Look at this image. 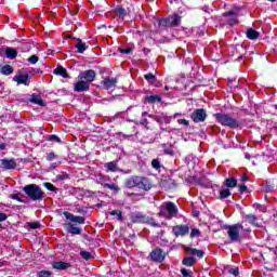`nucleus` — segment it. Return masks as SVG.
<instances>
[{"mask_svg":"<svg viewBox=\"0 0 277 277\" xmlns=\"http://www.w3.org/2000/svg\"><path fill=\"white\" fill-rule=\"evenodd\" d=\"M241 181H242V182H246V181H248V177L242 176V177H241Z\"/></svg>","mask_w":277,"mask_h":277,"instance_id":"62","label":"nucleus"},{"mask_svg":"<svg viewBox=\"0 0 277 277\" xmlns=\"http://www.w3.org/2000/svg\"><path fill=\"white\" fill-rule=\"evenodd\" d=\"M182 263L186 267H192L196 263V259H194V258H184Z\"/></svg>","mask_w":277,"mask_h":277,"instance_id":"34","label":"nucleus"},{"mask_svg":"<svg viewBox=\"0 0 277 277\" xmlns=\"http://www.w3.org/2000/svg\"><path fill=\"white\" fill-rule=\"evenodd\" d=\"M12 72H14V68H12V66H10V65H4L1 68V74L2 75L10 76V75H12Z\"/></svg>","mask_w":277,"mask_h":277,"instance_id":"30","label":"nucleus"},{"mask_svg":"<svg viewBox=\"0 0 277 277\" xmlns=\"http://www.w3.org/2000/svg\"><path fill=\"white\" fill-rule=\"evenodd\" d=\"M223 16H230L232 18L228 19V24L229 25H237L238 21H237V13L229 11V12H225L223 13Z\"/></svg>","mask_w":277,"mask_h":277,"instance_id":"19","label":"nucleus"},{"mask_svg":"<svg viewBox=\"0 0 277 277\" xmlns=\"http://www.w3.org/2000/svg\"><path fill=\"white\" fill-rule=\"evenodd\" d=\"M117 13L119 14L120 18H124V16H127V11L122 8H118Z\"/></svg>","mask_w":277,"mask_h":277,"instance_id":"44","label":"nucleus"},{"mask_svg":"<svg viewBox=\"0 0 277 277\" xmlns=\"http://www.w3.org/2000/svg\"><path fill=\"white\" fill-rule=\"evenodd\" d=\"M260 36V32L250 28L247 30V38H249V40H256Z\"/></svg>","mask_w":277,"mask_h":277,"instance_id":"24","label":"nucleus"},{"mask_svg":"<svg viewBox=\"0 0 277 277\" xmlns=\"http://www.w3.org/2000/svg\"><path fill=\"white\" fill-rule=\"evenodd\" d=\"M30 103H35V105H44L42 102V96L32 94L30 97Z\"/></svg>","mask_w":277,"mask_h":277,"instance_id":"28","label":"nucleus"},{"mask_svg":"<svg viewBox=\"0 0 277 277\" xmlns=\"http://www.w3.org/2000/svg\"><path fill=\"white\" fill-rule=\"evenodd\" d=\"M13 199L21 201V198H18V195H14V196H13Z\"/></svg>","mask_w":277,"mask_h":277,"instance_id":"60","label":"nucleus"},{"mask_svg":"<svg viewBox=\"0 0 277 277\" xmlns=\"http://www.w3.org/2000/svg\"><path fill=\"white\" fill-rule=\"evenodd\" d=\"M13 81H15L17 85H27V81H29V75H16L14 76Z\"/></svg>","mask_w":277,"mask_h":277,"instance_id":"16","label":"nucleus"},{"mask_svg":"<svg viewBox=\"0 0 277 277\" xmlns=\"http://www.w3.org/2000/svg\"><path fill=\"white\" fill-rule=\"evenodd\" d=\"M76 49H77L78 53H83L88 49V45H85V43H83V41H81V39H78Z\"/></svg>","mask_w":277,"mask_h":277,"instance_id":"26","label":"nucleus"},{"mask_svg":"<svg viewBox=\"0 0 277 277\" xmlns=\"http://www.w3.org/2000/svg\"><path fill=\"white\" fill-rule=\"evenodd\" d=\"M75 92H88L90 90V84L85 80H79L74 84Z\"/></svg>","mask_w":277,"mask_h":277,"instance_id":"14","label":"nucleus"},{"mask_svg":"<svg viewBox=\"0 0 277 277\" xmlns=\"http://www.w3.org/2000/svg\"><path fill=\"white\" fill-rule=\"evenodd\" d=\"M40 226L39 222L29 223V228L36 229Z\"/></svg>","mask_w":277,"mask_h":277,"instance_id":"53","label":"nucleus"},{"mask_svg":"<svg viewBox=\"0 0 277 277\" xmlns=\"http://www.w3.org/2000/svg\"><path fill=\"white\" fill-rule=\"evenodd\" d=\"M151 226L157 227V226H159V224H157V223H151Z\"/></svg>","mask_w":277,"mask_h":277,"instance_id":"64","label":"nucleus"},{"mask_svg":"<svg viewBox=\"0 0 277 277\" xmlns=\"http://www.w3.org/2000/svg\"><path fill=\"white\" fill-rule=\"evenodd\" d=\"M159 215L164 220H172L179 215V208L172 201L163 202L159 208Z\"/></svg>","mask_w":277,"mask_h":277,"instance_id":"1","label":"nucleus"},{"mask_svg":"<svg viewBox=\"0 0 277 277\" xmlns=\"http://www.w3.org/2000/svg\"><path fill=\"white\" fill-rule=\"evenodd\" d=\"M116 83H118V80L116 78H110V77H106L102 81L104 90H111V88H116Z\"/></svg>","mask_w":277,"mask_h":277,"instance_id":"15","label":"nucleus"},{"mask_svg":"<svg viewBox=\"0 0 277 277\" xmlns=\"http://www.w3.org/2000/svg\"><path fill=\"white\" fill-rule=\"evenodd\" d=\"M173 235L175 237H185V235L189 234V226L188 225H176L172 228Z\"/></svg>","mask_w":277,"mask_h":277,"instance_id":"9","label":"nucleus"},{"mask_svg":"<svg viewBox=\"0 0 277 277\" xmlns=\"http://www.w3.org/2000/svg\"><path fill=\"white\" fill-rule=\"evenodd\" d=\"M49 141H50V142H61V140L58 138V136L55 135V134L50 135V136H49Z\"/></svg>","mask_w":277,"mask_h":277,"instance_id":"52","label":"nucleus"},{"mask_svg":"<svg viewBox=\"0 0 277 277\" xmlns=\"http://www.w3.org/2000/svg\"><path fill=\"white\" fill-rule=\"evenodd\" d=\"M145 100L147 103H161V96L159 95H149Z\"/></svg>","mask_w":277,"mask_h":277,"instance_id":"31","label":"nucleus"},{"mask_svg":"<svg viewBox=\"0 0 277 277\" xmlns=\"http://www.w3.org/2000/svg\"><path fill=\"white\" fill-rule=\"evenodd\" d=\"M160 27H176L181 25V16L177 14L171 15L167 18H161L158 22Z\"/></svg>","mask_w":277,"mask_h":277,"instance_id":"4","label":"nucleus"},{"mask_svg":"<svg viewBox=\"0 0 277 277\" xmlns=\"http://www.w3.org/2000/svg\"><path fill=\"white\" fill-rule=\"evenodd\" d=\"M228 196H230V189H228V188H222V189L220 190V199H221V200H224V199L228 198Z\"/></svg>","mask_w":277,"mask_h":277,"instance_id":"33","label":"nucleus"},{"mask_svg":"<svg viewBox=\"0 0 277 277\" xmlns=\"http://www.w3.org/2000/svg\"><path fill=\"white\" fill-rule=\"evenodd\" d=\"M149 118H153L158 124H170L172 122V117L168 116L166 113H158L157 115H148Z\"/></svg>","mask_w":277,"mask_h":277,"instance_id":"7","label":"nucleus"},{"mask_svg":"<svg viewBox=\"0 0 277 277\" xmlns=\"http://www.w3.org/2000/svg\"><path fill=\"white\" fill-rule=\"evenodd\" d=\"M68 233H71V235H81V228L75 227L72 224H70Z\"/></svg>","mask_w":277,"mask_h":277,"instance_id":"36","label":"nucleus"},{"mask_svg":"<svg viewBox=\"0 0 277 277\" xmlns=\"http://www.w3.org/2000/svg\"><path fill=\"white\" fill-rule=\"evenodd\" d=\"M150 259L155 261V263H162L166 259V253H163V250L156 248L150 252Z\"/></svg>","mask_w":277,"mask_h":277,"instance_id":"11","label":"nucleus"},{"mask_svg":"<svg viewBox=\"0 0 277 277\" xmlns=\"http://www.w3.org/2000/svg\"><path fill=\"white\" fill-rule=\"evenodd\" d=\"M145 79L148 81V83H155L156 77L153 74H146Z\"/></svg>","mask_w":277,"mask_h":277,"instance_id":"39","label":"nucleus"},{"mask_svg":"<svg viewBox=\"0 0 277 277\" xmlns=\"http://www.w3.org/2000/svg\"><path fill=\"white\" fill-rule=\"evenodd\" d=\"M144 116H148V113L146 111L142 113V118H144Z\"/></svg>","mask_w":277,"mask_h":277,"instance_id":"61","label":"nucleus"},{"mask_svg":"<svg viewBox=\"0 0 277 277\" xmlns=\"http://www.w3.org/2000/svg\"><path fill=\"white\" fill-rule=\"evenodd\" d=\"M194 237H200V229L193 228L190 232V238L194 239Z\"/></svg>","mask_w":277,"mask_h":277,"instance_id":"42","label":"nucleus"},{"mask_svg":"<svg viewBox=\"0 0 277 277\" xmlns=\"http://www.w3.org/2000/svg\"><path fill=\"white\" fill-rule=\"evenodd\" d=\"M140 124H142L143 127H148V119L142 118Z\"/></svg>","mask_w":277,"mask_h":277,"instance_id":"54","label":"nucleus"},{"mask_svg":"<svg viewBox=\"0 0 277 277\" xmlns=\"http://www.w3.org/2000/svg\"><path fill=\"white\" fill-rule=\"evenodd\" d=\"M8 220V215L5 213L0 212V222H5Z\"/></svg>","mask_w":277,"mask_h":277,"instance_id":"57","label":"nucleus"},{"mask_svg":"<svg viewBox=\"0 0 277 277\" xmlns=\"http://www.w3.org/2000/svg\"><path fill=\"white\" fill-rule=\"evenodd\" d=\"M57 181H66V179H68V174L63 173V174H58L56 175Z\"/></svg>","mask_w":277,"mask_h":277,"instance_id":"51","label":"nucleus"},{"mask_svg":"<svg viewBox=\"0 0 277 277\" xmlns=\"http://www.w3.org/2000/svg\"><path fill=\"white\" fill-rule=\"evenodd\" d=\"M228 274H232V276H239V267L229 268Z\"/></svg>","mask_w":277,"mask_h":277,"instance_id":"43","label":"nucleus"},{"mask_svg":"<svg viewBox=\"0 0 277 277\" xmlns=\"http://www.w3.org/2000/svg\"><path fill=\"white\" fill-rule=\"evenodd\" d=\"M181 274H182V276L187 277V276H189V271H187L186 268H182Z\"/></svg>","mask_w":277,"mask_h":277,"instance_id":"56","label":"nucleus"},{"mask_svg":"<svg viewBox=\"0 0 277 277\" xmlns=\"http://www.w3.org/2000/svg\"><path fill=\"white\" fill-rule=\"evenodd\" d=\"M137 188L144 189V192H150V189H153V184L148 177L138 176Z\"/></svg>","mask_w":277,"mask_h":277,"instance_id":"10","label":"nucleus"},{"mask_svg":"<svg viewBox=\"0 0 277 277\" xmlns=\"http://www.w3.org/2000/svg\"><path fill=\"white\" fill-rule=\"evenodd\" d=\"M187 252H189L193 256H198V259H202V256H205V252L201 250L187 248Z\"/></svg>","mask_w":277,"mask_h":277,"instance_id":"25","label":"nucleus"},{"mask_svg":"<svg viewBox=\"0 0 277 277\" xmlns=\"http://www.w3.org/2000/svg\"><path fill=\"white\" fill-rule=\"evenodd\" d=\"M1 166L5 170H14L16 168V161H14L13 159H11V160L2 159Z\"/></svg>","mask_w":277,"mask_h":277,"instance_id":"17","label":"nucleus"},{"mask_svg":"<svg viewBox=\"0 0 277 277\" xmlns=\"http://www.w3.org/2000/svg\"><path fill=\"white\" fill-rule=\"evenodd\" d=\"M246 220L249 222V224H252V226H259L256 215L254 214H247Z\"/></svg>","mask_w":277,"mask_h":277,"instance_id":"27","label":"nucleus"},{"mask_svg":"<svg viewBox=\"0 0 277 277\" xmlns=\"http://www.w3.org/2000/svg\"><path fill=\"white\" fill-rule=\"evenodd\" d=\"M53 159H55V154H53V153L48 154L47 160L48 161H53Z\"/></svg>","mask_w":277,"mask_h":277,"instance_id":"55","label":"nucleus"},{"mask_svg":"<svg viewBox=\"0 0 277 277\" xmlns=\"http://www.w3.org/2000/svg\"><path fill=\"white\" fill-rule=\"evenodd\" d=\"M110 215H117L118 220H122V212L120 210H113Z\"/></svg>","mask_w":277,"mask_h":277,"instance_id":"46","label":"nucleus"},{"mask_svg":"<svg viewBox=\"0 0 277 277\" xmlns=\"http://www.w3.org/2000/svg\"><path fill=\"white\" fill-rule=\"evenodd\" d=\"M177 123L183 124L184 127H189V120L187 119H179Z\"/></svg>","mask_w":277,"mask_h":277,"instance_id":"48","label":"nucleus"},{"mask_svg":"<svg viewBox=\"0 0 277 277\" xmlns=\"http://www.w3.org/2000/svg\"><path fill=\"white\" fill-rule=\"evenodd\" d=\"M203 12H207L208 14H211V12H213V10H211L209 6H203L202 8Z\"/></svg>","mask_w":277,"mask_h":277,"instance_id":"59","label":"nucleus"},{"mask_svg":"<svg viewBox=\"0 0 277 277\" xmlns=\"http://www.w3.org/2000/svg\"><path fill=\"white\" fill-rule=\"evenodd\" d=\"M190 118L195 122H205L207 120V111L202 108H198L194 110V113L190 115Z\"/></svg>","mask_w":277,"mask_h":277,"instance_id":"8","label":"nucleus"},{"mask_svg":"<svg viewBox=\"0 0 277 277\" xmlns=\"http://www.w3.org/2000/svg\"><path fill=\"white\" fill-rule=\"evenodd\" d=\"M28 62L30 64H38V56L37 55H32L28 58Z\"/></svg>","mask_w":277,"mask_h":277,"instance_id":"50","label":"nucleus"},{"mask_svg":"<svg viewBox=\"0 0 277 277\" xmlns=\"http://www.w3.org/2000/svg\"><path fill=\"white\" fill-rule=\"evenodd\" d=\"M138 176H132L126 180V187L129 189H133V187H137Z\"/></svg>","mask_w":277,"mask_h":277,"instance_id":"18","label":"nucleus"},{"mask_svg":"<svg viewBox=\"0 0 277 277\" xmlns=\"http://www.w3.org/2000/svg\"><path fill=\"white\" fill-rule=\"evenodd\" d=\"M51 272L50 271H41L38 273V277H50Z\"/></svg>","mask_w":277,"mask_h":277,"instance_id":"47","label":"nucleus"},{"mask_svg":"<svg viewBox=\"0 0 277 277\" xmlns=\"http://www.w3.org/2000/svg\"><path fill=\"white\" fill-rule=\"evenodd\" d=\"M214 118L222 127H228L229 129H237L239 127V121L228 114L217 113L214 115Z\"/></svg>","mask_w":277,"mask_h":277,"instance_id":"3","label":"nucleus"},{"mask_svg":"<svg viewBox=\"0 0 277 277\" xmlns=\"http://www.w3.org/2000/svg\"><path fill=\"white\" fill-rule=\"evenodd\" d=\"M163 153L164 155H171V157L174 155V147L170 144L163 145Z\"/></svg>","mask_w":277,"mask_h":277,"instance_id":"32","label":"nucleus"},{"mask_svg":"<svg viewBox=\"0 0 277 277\" xmlns=\"http://www.w3.org/2000/svg\"><path fill=\"white\" fill-rule=\"evenodd\" d=\"M54 75H58L60 77H63L64 79H68V74L66 71V68L58 66L56 69H54Z\"/></svg>","mask_w":277,"mask_h":277,"instance_id":"23","label":"nucleus"},{"mask_svg":"<svg viewBox=\"0 0 277 277\" xmlns=\"http://www.w3.org/2000/svg\"><path fill=\"white\" fill-rule=\"evenodd\" d=\"M64 216L66 220H69V222H75L76 224H85V217L83 216H77L70 212H64Z\"/></svg>","mask_w":277,"mask_h":277,"instance_id":"13","label":"nucleus"},{"mask_svg":"<svg viewBox=\"0 0 277 277\" xmlns=\"http://www.w3.org/2000/svg\"><path fill=\"white\" fill-rule=\"evenodd\" d=\"M247 189H248V186H246V185H240L239 186L240 194H243V192H246Z\"/></svg>","mask_w":277,"mask_h":277,"instance_id":"58","label":"nucleus"},{"mask_svg":"<svg viewBox=\"0 0 277 277\" xmlns=\"http://www.w3.org/2000/svg\"><path fill=\"white\" fill-rule=\"evenodd\" d=\"M131 222L133 224H145V222H148V217L144 215L142 212H133L130 215Z\"/></svg>","mask_w":277,"mask_h":277,"instance_id":"12","label":"nucleus"},{"mask_svg":"<svg viewBox=\"0 0 277 277\" xmlns=\"http://www.w3.org/2000/svg\"><path fill=\"white\" fill-rule=\"evenodd\" d=\"M80 256H82V259H85V261H90V259H92V254L88 251H81Z\"/></svg>","mask_w":277,"mask_h":277,"instance_id":"41","label":"nucleus"},{"mask_svg":"<svg viewBox=\"0 0 277 277\" xmlns=\"http://www.w3.org/2000/svg\"><path fill=\"white\" fill-rule=\"evenodd\" d=\"M52 267H53L54 269H61V271H63V269H68V267H70V264H68V263H66V262H54V263L52 264Z\"/></svg>","mask_w":277,"mask_h":277,"instance_id":"22","label":"nucleus"},{"mask_svg":"<svg viewBox=\"0 0 277 277\" xmlns=\"http://www.w3.org/2000/svg\"><path fill=\"white\" fill-rule=\"evenodd\" d=\"M24 194L30 198V200H34L35 202L38 200H42L44 198V192H42V188L36 184H28L23 188Z\"/></svg>","mask_w":277,"mask_h":277,"instance_id":"2","label":"nucleus"},{"mask_svg":"<svg viewBox=\"0 0 277 277\" xmlns=\"http://www.w3.org/2000/svg\"><path fill=\"white\" fill-rule=\"evenodd\" d=\"M120 53H123L126 55H131V53H133V49L128 48V49H121Z\"/></svg>","mask_w":277,"mask_h":277,"instance_id":"49","label":"nucleus"},{"mask_svg":"<svg viewBox=\"0 0 277 277\" xmlns=\"http://www.w3.org/2000/svg\"><path fill=\"white\" fill-rule=\"evenodd\" d=\"M177 116H181V114L175 113V114L173 115V118H176Z\"/></svg>","mask_w":277,"mask_h":277,"instance_id":"63","label":"nucleus"},{"mask_svg":"<svg viewBox=\"0 0 277 277\" xmlns=\"http://www.w3.org/2000/svg\"><path fill=\"white\" fill-rule=\"evenodd\" d=\"M5 55H6L8 60H16L18 52L14 48H6Z\"/></svg>","mask_w":277,"mask_h":277,"instance_id":"20","label":"nucleus"},{"mask_svg":"<svg viewBox=\"0 0 277 277\" xmlns=\"http://www.w3.org/2000/svg\"><path fill=\"white\" fill-rule=\"evenodd\" d=\"M105 175H98L96 177V182L100 183V185H107V183H105Z\"/></svg>","mask_w":277,"mask_h":277,"instance_id":"45","label":"nucleus"},{"mask_svg":"<svg viewBox=\"0 0 277 277\" xmlns=\"http://www.w3.org/2000/svg\"><path fill=\"white\" fill-rule=\"evenodd\" d=\"M227 235L230 241L235 242L239 239V230H243V225L235 224V225H226Z\"/></svg>","mask_w":277,"mask_h":277,"instance_id":"5","label":"nucleus"},{"mask_svg":"<svg viewBox=\"0 0 277 277\" xmlns=\"http://www.w3.org/2000/svg\"><path fill=\"white\" fill-rule=\"evenodd\" d=\"M151 167L154 170H161V161H159V159H154L151 161Z\"/></svg>","mask_w":277,"mask_h":277,"instance_id":"37","label":"nucleus"},{"mask_svg":"<svg viewBox=\"0 0 277 277\" xmlns=\"http://www.w3.org/2000/svg\"><path fill=\"white\" fill-rule=\"evenodd\" d=\"M104 187H107L111 192H115V194H118V192H120V186H118V184H115V183H110V184L106 183L104 184Z\"/></svg>","mask_w":277,"mask_h":277,"instance_id":"29","label":"nucleus"},{"mask_svg":"<svg viewBox=\"0 0 277 277\" xmlns=\"http://www.w3.org/2000/svg\"><path fill=\"white\" fill-rule=\"evenodd\" d=\"M43 185L45 188H48L49 192H57V188L49 182H45Z\"/></svg>","mask_w":277,"mask_h":277,"instance_id":"40","label":"nucleus"},{"mask_svg":"<svg viewBox=\"0 0 277 277\" xmlns=\"http://www.w3.org/2000/svg\"><path fill=\"white\" fill-rule=\"evenodd\" d=\"M79 81H84L85 83H92L96 79V71L93 69L81 71L78 76Z\"/></svg>","mask_w":277,"mask_h":277,"instance_id":"6","label":"nucleus"},{"mask_svg":"<svg viewBox=\"0 0 277 277\" xmlns=\"http://www.w3.org/2000/svg\"><path fill=\"white\" fill-rule=\"evenodd\" d=\"M253 209H258L261 213H265V211H267V208L261 203H253Z\"/></svg>","mask_w":277,"mask_h":277,"instance_id":"38","label":"nucleus"},{"mask_svg":"<svg viewBox=\"0 0 277 277\" xmlns=\"http://www.w3.org/2000/svg\"><path fill=\"white\" fill-rule=\"evenodd\" d=\"M107 172H118V163L115 161H110L104 164Z\"/></svg>","mask_w":277,"mask_h":277,"instance_id":"21","label":"nucleus"},{"mask_svg":"<svg viewBox=\"0 0 277 277\" xmlns=\"http://www.w3.org/2000/svg\"><path fill=\"white\" fill-rule=\"evenodd\" d=\"M225 185H226L227 187H230V188L237 187V180H235V179H233V177L226 179V180H225Z\"/></svg>","mask_w":277,"mask_h":277,"instance_id":"35","label":"nucleus"}]
</instances>
